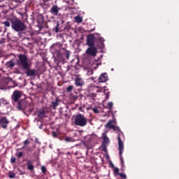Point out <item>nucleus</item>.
Segmentation results:
<instances>
[{"label": "nucleus", "mask_w": 179, "mask_h": 179, "mask_svg": "<svg viewBox=\"0 0 179 179\" xmlns=\"http://www.w3.org/2000/svg\"><path fill=\"white\" fill-rule=\"evenodd\" d=\"M18 60L17 61V64L18 66H21L23 71H26L27 76H34L37 71L35 69H30V64H29V59L27 56L24 54H20L17 55Z\"/></svg>", "instance_id": "f257e3e1"}, {"label": "nucleus", "mask_w": 179, "mask_h": 179, "mask_svg": "<svg viewBox=\"0 0 179 179\" xmlns=\"http://www.w3.org/2000/svg\"><path fill=\"white\" fill-rule=\"evenodd\" d=\"M11 22V29L14 30V31H24L26 30L27 27L24 22L22 21L19 18L12 19L10 20Z\"/></svg>", "instance_id": "f03ea898"}, {"label": "nucleus", "mask_w": 179, "mask_h": 179, "mask_svg": "<svg viewBox=\"0 0 179 179\" xmlns=\"http://www.w3.org/2000/svg\"><path fill=\"white\" fill-rule=\"evenodd\" d=\"M117 141H118V149H119V156L120 159V164L122 166V171H124V167H125V163L124 162V157H122V154L124 153V143L122 142V140H121V137L120 136V134H118L117 136Z\"/></svg>", "instance_id": "7ed1b4c3"}, {"label": "nucleus", "mask_w": 179, "mask_h": 179, "mask_svg": "<svg viewBox=\"0 0 179 179\" xmlns=\"http://www.w3.org/2000/svg\"><path fill=\"white\" fill-rule=\"evenodd\" d=\"M74 125L77 127H86L87 125V118L82 114H77L74 117Z\"/></svg>", "instance_id": "20e7f679"}, {"label": "nucleus", "mask_w": 179, "mask_h": 179, "mask_svg": "<svg viewBox=\"0 0 179 179\" xmlns=\"http://www.w3.org/2000/svg\"><path fill=\"white\" fill-rule=\"evenodd\" d=\"M22 97V92L19 90H15L11 96L12 103L14 106H16V103L20 101Z\"/></svg>", "instance_id": "39448f33"}, {"label": "nucleus", "mask_w": 179, "mask_h": 179, "mask_svg": "<svg viewBox=\"0 0 179 179\" xmlns=\"http://www.w3.org/2000/svg\"><path fill=\"white\" fill-rule=\"evenodd\" d=\"M87 55H90V57H96L97 55V48L95 45L89 46L85 51Z\"/></svg>", "instance_id": "423d86ee"}, {"label": "nucleus", "mask_w": 179, "mask_h": 179, "mask_svg": "<svg viewBox=\"0 0 179 179\" xmlns=\"http://www.w3.org/2000/svg\"><path fill=\"white\" fill-rule=\"evenodd\" d=\"M96 34H90L87 36V45H88V47H92V46H94V36H96Z\"/></svg>", "instance_id": "0eeeda50"}, {"label": "nucleus", "mask_w": 179, "mask_h": 179, "mask_svg": "<svg viewBox=\"0 0 179 179\" xmlns=\"http://www.w3.org/2000/svg\"><path fill=\"white\" fill-rule=\"evenodd\" d=\"M8 125H9V120H8V117H6V116L0 117V126L1 128L6 129Z\"/></svg>", "instance_id": "6e6552de"}, {"label": "nucleus", "mask_w": 179, "mask_h": 179, "mask_svg": "<svg viewBox=\"0 0 179 179\" xmlns=\"http://www.w3.org/2000/svg\"><path fill=\"white\" fill-rule=\"evenodd\" d=\"M18 111H24L26 110V102L23 100H20L15 104Z\"/></svg>", "instance_id": "1a4fd4ad"}, {"label": "nucleus", "mask_w": 179, "mask_h": 179, "mask_svg": "<svg viewBox=\"0 0 179 179\" xmlns=\"http://www.w3.org/2000/svg\"><path fill=\"white\" fill-rule=\"evenodd\" d=\"M74 82V85H76L77 87H82V86H85V80L81 77L77 76Z\"/></svg>", "instance_id": "9d476101"}, {"label": "nucleus", "mask_w": 179, "mask_h": 179, "mask_svg": "<svg viewBox=\"0 0 179 179\" xmlns=\"http://www.w3.org/2000/svg\"><path fill=\"white\" fill-rule=\"evenodd\" d=\"M107 80H108V75L107 73H101L98 78L99 83H104V82H107Z\"/></svg>", "instance_id": "9b49d317"}, {"label": "nucleus", "mask_w": 179, "mask_h": 179, "mask_svg": "<svg viewBox=\"0 0 179 179\" xmlns=\"http://www.w3.org/2000/svg\"><path fill=\"white\" fill-rule=\"evenodd\" d=\"M58 12H59V9L58 8V6H52L50 10V13L55 16L58 15Z\"/></svg>", "instance_id": "f8f14e48"}, {"label": "nucleus", "mask_w": 179, "mask_h": 179, "mask_svg": "<svg viewBox=\"0 0 179 179\" xmlns=\"http://www.w3.org/2000/svg\"><path fill=\"white\" fill-rule=\"evenodd\" d=\"M58 106H59V99L56 98L55 101L51 103L50 107H52L53 110H57V107H58Z\"/></svg>", "instance_id": "ddd939ff"}, {"label": "nucleus", "mask_w": 179, "mask_h": 179, "mask_svg": "<svg viewBox=\"0 0 179 179\" xmlns=\"http://www.w3.org/2000/svg\"><path fill=\"white\" fill-rule=\"evenodd\" d=\"M27 166H28V170H30L31 171H33V170H34V165H33L31 160H27Z\"/></svg>", "instance_id": "4468645a"}, {"label": "nucleus", "mask_w": 179, "mask_h": 179, "mask_svg": "<svg viewBox=\"0 0 179 179\" xmlns=\"http://www.w3.org/2000/svg\"><path fill=\"white\" fill-rule=\"evenodd\" d=\"M103 142H102V145H107L108 143H110V138H108V137H107V135H106L105 134H103Z\"/></svg>", "instance_id": "2eb2a0df"}, {"label": "nucleus", "mask_w": 179, "mask_h": 179, "mask_svg": "<svg viewBox=\"0 0 179 179\" xmlns=\"http://www.w3.org/2000/svg\"><path fill=\"white\" fill-rule=\"evenodd\" d=\"M6 66L7 68H10V69H12V68L15 66V62H13V60H10L9 62H7L6 63Z\"/></svg>", "instance_id": "dca6fc26"}, {"label": "nucleus", "mask_w": 179, "mask_h": 179, "mask_svg": "<svg viewBox=\"0 0 179 179\" xmlns=\"http://www.w3.org/2000/svg\"><path fill=\"white\" fill-rule=\"evenodd\" d=\"M112 164V167L114 168L113 174L115 176H119V174L120 173V169L118 168H117V167H115L113 164Z\"/></svg>", "instance_id": "f3484780"}, {"label": "nucleus", "mask_w": 179, "mask_h": 179, "mask_svg": "<svg viewBox=\"0 0 179 179\" xmlns=\"http://www.w3.org/2000/svg\"><path fill=\"white\" fill-rule=\"evenodd\" d=\"M38 118H44L45 117V110H43L38 112Z\"/></svg>", "instance_id": "a211bd4d"}, {"label": "nucleus", "mask_w": 179, "mask_h": 179, "mask_svg": "<svg viewBox=\"0 0 179 179\" xmlns=\"http://www.w3.org/2000/svg\"><path fill=\"white\" fill-rule=\"evenodd\" d=\"M105 127L106 128H110V129H113V128L114 127V124H113L112 120H109L108 122V123L105 125Z\"/></svg>", "instance_id": "6ab92c4d"}, {"label": "nucleus", "mask_w": 179, "mask_h": 179, "mask_svg": "<svg viewBox=\"0 0 179 179\" xmlns=\"http://www.w3.org/2000/svg\"><path fill=\"white\" fill-rule=\"evenodd\" d=\"M99 41L101 43H100L101 46L99 47V48H101V49L104 48V41H105L104 38L99 37Z\"/></svg>", "instance_id": "aec40b11"}, {"label": "nucleus", "mask_w": 179, "mask_h": 179, "mask_svg": "<svg viewBox=\"0 0 179 179\" xmlns=\"http://www.w3.org/2000/svg\"><path fill=\"white\" fill-rule=\"evenodd\" d=\"M75 20L76 23H82V22H83V19H82V17L80 16L75 17Z\"/></svg>", "instance_id": "412c9836"}, {"label": "nucleus", "mask_w": 179, "mask_h": 179, "mask_svg": "<svg viewBox=\"0 0 179 179\" xmlns=\"http://www.w3.org/2000/svg\"><path fill=\"white\" fill-rule=\"evenodd\" d=\"M8 177L9 178H15V177H16V173H15L13 171H10L8 173Z\"/></svg>", "instance_id": "4be33fe9"}, {"label": "nucleus", "mask_w": 179, "mask_h": 179, "mask_svg": "<svg viewBox=\"0 0 179 179\" xmlns=\"http://www.w3.org/2000/svg\"><path fill=\"white\" fill-rule=\"evenodd\" d=\"M64 141L66 142H75V139H73L72 137H66Z\"/></svg>", "instance_id": "5701e85b"}, {"label": "nucleus", "mask_w": 179, "mask_h": 179, "mask_svg": "<svg viewBox=\"0 0 179 179\" xmlns=\"http://www.w3.org/2000/svg\"><path fill=\"white\" fill-rule=\"evenodd\" d=\"M28 145H30V141H29V139H27L24 141V146L22 147V149H24V148H26V146H28Z\"/></svg>", "instance_id": "b1692460"}, {"label": "nucleus", "mask_w": 179, "mask_h": 179, "mask_svg": "<svg viewBox=\"0 0 179 179\" xmlns=\"http://www.w3.org/2000/svg\"><path fill=\"white\" fill-rule=\"evenodd\" d=\"M101 148H102V152L107 153V145L102 144Z\"/></svg>", "instance_id": "393cba45"}, {"label": "nucleus", "mask_w": 179, "mask_h": 179, "mask_svg": "<svg viewBox=\"0 0 179 179\" xmlns=\"http://www.w3.org/2000/svg\"><path fill=\"white\" fill-rule=\"evenodd\" d=\"M3 24H4L6 27H10V22L8 20H6L4 22H3Z\"/></svg>", "instance_id": "a878e982"}, {"label": "nucleus", "mask_w": 179, "mask_h": 179, "mask_svg": "<svg viewBox=\"0 0 179 179\" xmlns=\"http://www.w3.org/2000/svg\"><path fill=\"white\" fill-rule=\"evenodd\" d=\"M70 57H71V51L66 50V59H69Z\"/></svg>", "instance_id": "bb28decb"}, {"label": "nucleus", "mask_w": 179, "mask_h": 179, "mask_svg": "<svg viewBox=\"0 0 179 179\" xmlns=\"http://www.w3.org/2000/svg\"><path fill=\"white\" fill-rule=\"evenodd\" d=\"M72 90H73V85H70L66 88V92H68L69 93H71V92H72Z\"/></svg>", "instance_id": "cd10ccee"}, {"label": "nucleus", "mask_w": 179, "mask_h": 179, "mask_svg": "<svg viewBox=\"0 0 179 179\" xmlns=\"http://www.w3.org/2000/svg\"><path fill=\"white\" fill-rule=\"evenodd\" d=\"M107 106H108L109 110H113V106H114V103H113V102H108L107 103Z\"/></svg>", "instance_id": "c85d7f7f"}, {"label": "nucleus", "mask_w": 179, "mask_h": 179, "mask_svg": "<svg viewBox=\"0 0 179 179\" xmlns=\"http://www.w3.org/2000/svg\"><path fill=\"white\" fill-rule=\"evenodd\" d=\"M112 129H113V131H117L118 132H121V129H120L118 127L115 125L113 126Z\"/></svg>", "instance_id": "c756f323"}, {"label": "nucleus", "mask_w": 179, "mask_h": 179, "mask_svg": "<svg viewBox=\"0 0 179 179\" xmlns=\"http://www.w3.org/2000/svg\"><path fill=\"white\" fill-rule=\"evenodd\" d=\"M41 171H42L43 174H45V173H47V168H45V166H42Z\"/></svg>", "instance_id": "7c9ffc66"}, {"label": "nucleus", "mask_w": 179, "mask_h": 179, "mask_svg": "<svg viewBox=\"0 0 179 179\" xmlns=\"http://www.w3.org/2000/svg\"><path fill=\"white\" fill-rule=\"evenodd\" d=\"M92 111H94L95 114H99V113H100V111L99 110V108L97 107L93 108Z\"/></svg>", "instance_id": "2f4dec72"}, {"label": "nucleus", "mask_w": 179, "mask_h": 179, "mask_svg": "<svg viewBox=\"0 0 179 179\" xmlns=\"http://www.w3.org/2000/svg\"><path fill=\"white\" fill-rule=\"evenodd\" d=\"M119 176L121 177V178H122V179H127V175L125 174V173H120V174H119Z\"/></svg>", "instance_id": "473e14b6"}, {"label": "nucleus", "mask_w": 179, "mask_h": 179, "mask_svg": "<svg viewBox=\"0 0 179 179\" xmlns=\"http://www.w3.org/2000/svg\"><path fill=\"white\" fill-rule=\"evenodd\" d=\"M15 156H17V157L18 159H20V157H22L23 156V152H20L17 153V154L15 155Z\"/></svg>", "instance_id": "72a5a7b5"}, {"label": "nucleus", "mask_w": 179, "mask_h": 179, "mask_svg": "<svg viewBox=\"0 0 179 179\" xmlns=\"http://www.w3.org/2000/svg\"><path fill=\"white\" fill-rule=\"evenodd\" d=\"M52 135L53 138H58V134H57V131H52Z\"/></svg>", "instance_id": "f704fd0d"}, {"label": "nucleus", "mask_w": 179, "mask_h": 179, "mask_svg": "<svg viewBox=\"0 0 179 179\" xmlns=\"http://www.w3.org/2000/svg\"><path fill=\"white\" fill-rule=\"evenodd\" d=\"M6 41V39H5V38H2L0 40V44H5Z\"/></svg>", "instance_id": "c9c22d12"}, {"label": "nucleus", "mask_w": 179, "mask_h": 179, "mask_svg": "<svg viewBox=\"0 0 179 179\" xmlns=\"http://www.w3.org/2000/svg\"><path fill=\"white\" fill-rule=\"evenodd\" d=\"M55 31L56 33H58L59 31V24H57V26L55 27Z\"/></svg>", "instance_id": "e433bc0d"}, {"label": "nucleus", "mask_w": 179, "mask_h": 179, "mask_svg": "<svg viewBox=\"0 0 179 179\" xmlns=\"http://www.w3.org/2000/svg\"><path fill=\"white\" fill-rule=\"evenodd\" d=\"M10 163H16V158L12 157L10 159Z\"/></svg>", "instance_id": "4c0bfd02"}, {"label": "nucleus", "mask_w": 179, "mask_h": 179, "mask_svg": "<svg viewBox=\"0 0 179 179\" xmlns=\"http://www.w3.org/2000/svg\"><path fill=\"white\" fill-rule=\"evenodd\" d=\"M106 94V100H108L109 97H110V92H107L105 94Z\"/></svg>", "instance_id": "58836bf2"}, {"label": "nucleus", "mask_w": 179, "mask_h": 179, "mask_svg": "<svg viewBox=\"0 0 179 179\" xmlns=\"http://www.w3.org/2000/svg\"><path fill=\"white\" fill-rule=\"evenodd\" d=\"M96 96H97V94H96V93H92L90 94V97H96Z\"/></svg>", "instance_id": "ea45409f"}, {"label": "nucleus", "mask_w": 179, "mask_h": 179, "mask_svg": "<svg viewBox=\"0 0 179 179\" xmlns=\"http://www.w3.org/2000/svg\"><path fill=\"white\" fill-rule=\"evenodd\" d=\"M35 142L36 143H38V145H41V143L38 141V138H35Z\"/></svg>", "instance_id": "a19ab883"}, {"label": "nucleus", "mask_w": 179, "mask_h": 179, "mask_svg": "<svg viewBox=\"0 0 179 179\" xmlns=\"http://www.w3.org/2000/svg\"><path fill=\"white\" fill-rule=\"evenodd\" d=\"M89 75H93V70L88 71Z\"/></svg>", "instance_id": "79ce46f5"}, {"label": "nucleus", "mask_w": 179, "mask_h": 179, "mask_svg": "<svg viewBox=\"0 0 179 179\" xmlns=\"http://www.w3.org/2000/svg\"><path fill=\"white\" fill-rule=\"evenodd\" d=\"M94 29H91L90 31H89V33H92V31H94Z\"/></svg>", "instance_id": "37998d69"}, {"label": "nucleus", "mask_w": 179, "mask_h": 179, "mask_svg": "<svg viewBox=\"0 0 179 179\" xmlns=\"http://www.w3.org/2000/svg\"><path fill=\"white\" fill-rule=\"evenodd\" d=\"M72 1V2H75V0H71Z\"/></svg>", "instance_id": "c03bdc74"}, {"label": "nucleus", "mask_w": 179, "mask_h": 179, "mask_svg": "<svg viewBox=\"0 0 179 179\" xmlns=\"http://www.w3.org/2000/svg\"><path fill=\"white\" fill-rule=\"evenodd\" d=\"M99 64H97V66H99Z\"/></svg>", "instance_id": "a18cd8bd"}, {"label": "nucleus", "mask_w": 179, "mask_h": 179, "mask_svg": "<svg viewBox=\"0 0 179 179\" xmlns=\"http://www.w3.org/2000/svg\"><path fill=\"white\" fill-rule=\"evenodd\" d=\"M0 106H1V101H0Z\"/></svg>", "instance_id": "49530a36"}]
</instances>
